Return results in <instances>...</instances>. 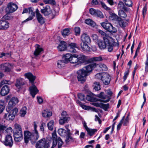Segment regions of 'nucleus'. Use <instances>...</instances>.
Masks as SVG:
<instances>
[{"label": "nucleus", "instance_id": "obj_42", "mask_svg": "<svg viewBox=\"0 0 148 148\" xmlns=\"http://www.w3.org/2000/svg\"><path fill=\"white\" fill-rule=\"evenodd\" d=\"M66 137L65 139V141L66 143L70 142L71 141L73 140V138L71 136V133H70L69 134L67 133V134L66 135Z\"/></svg>", "mask_w": 148, "mask_h": 148}, {"label": "nucleus", "instance_id": "obj_52", "mask_svg": "<svg viewBox=\"0 0 148 148\" xmlns=\"http://www.w3.org/2000/svg\"><path fill=\"white\" fill-rule=\"evenodd\" d=\"M95 16L100 18H103V15L102 12L98 10H97Z\"/></svg>", "mask_w": 148, "mask_h": 148}, {"label": "nucleus", "instance_id": "obj_39", "mask_svg": "<svg viewBox=\"0 0 148 148\" xmlns=\"http://www.w3.org/2000/svg\"><path fill=\"white\" fill-rule=\"evenodd\" d=\"M88 134L90 136H92L95 132H97V130L95 129H91L88 128L86 130Z\"/></svg>", "mask_w": 148, "mask_h": 148}, {"label": "nucleus", "instance_id": "obj_3", "mask_svg": "<svg viewBox=\"0 0 148 148\" xmlns=\"http://www.w3.org/2000/svg\"><path fill=\"white\" fill-rule=\"evenodd\" d=\"M15 132L14 133V139L15 141L18 142L23 138V134L21 126L18 124H14Z\"/></svg>", "mask_w": 148, "mask_h": 148}, {"label": "nucleus", "instance_id": "obj_46", "mask_svg": "<svg viewBox=\"0 0 148 148\" xmlns=\"http://www.w3.org/2000/svg\"><path fill=\"white\" fill-rule=\"evenodd\" d=\"M15 115L14 114H13L12 113H10L7 118V120H13L15 118Z\"/></svg>", "mask_w": 148, "mask_h": 148}, {"label": "nucleus", "instance_id": "obj_28", "mask_svg": "<svg viewBox=\"0 0 148 148\" xmlns=\"http://www.w3.org/2000/svg\"><path fill=\"white\" fill-rule=\"evenodd\" d=\"M24 80L23 79H19L17 80L15 84V86L18 89H20L21 86L24 84Z\"/></svg>", "mask_w": 148, "mask_h": 148}, {"label": "nucleus", "instance_id": "obj_62", "mask_svg": "<svg viewBox=\"0 0 148 148\" xmlns=\"http://www.w3.org/2000/svg\"><path fill=\"white\" fill-rule=\"evenodd\" d=\"M42 140H40L38 142L39 143H37L36 144V148H41L42 145Z\"/></svg>", "mask_w": 148, "mask_h": 148}, {"label": "nucleus", "instance_id": "obj_27", "mask_svg": "<svg viewBox=\"0 0 148 148\" xmlns=\"http://www.w3.org/2000/svg\"><path fill=\"white\" fill-rule=\"evenodd\" d=\"M24 75L25 77L27 78L32 83H34L35 79V77L33 75L32 73H27L25 74Z\"/></svg>", "mask_w": 148, "mask_h": 148}, {"label": "nucleus", "instance_id": "obj_53", "mask_svg": "<svg viewBox=\"0 0 148 148\" xmlns=\"http://www.w3.org/2000/svg\"><path fill=\"white\" fill-rule=\"evenodd\" d=\"M124 116L122 119L121 120L119 124L117 125V131H118L120 130L121 128V126L123 122L124 119Z\"/></svg>", "mask_w": 148, "mask_h": 148}, {"label": "nucleus", "instance_id": "obj_33", "mask_svg": "<svg viewBox=\"0 0 148 148\" xmlns=\"http://www.w3.org/2000/svg\"><path fill=\"white\" fill-rule=\"evenodd\" d=\"M52 115L51 112L48 111L47 110H44L42 112V115L44 117H48Z\"/></svg>", "mask_w": 148, "mask_h": 148}, {"label": "nucleus", "instance_id": "obj_9", "mask_svg": "<svg viewBox=\"0 0 148 148\" xmlns=\"http://www.w3.org/2000/svg\"><path fill=\"white\" fill-rule=\"evenodd\" d=\"M61 116L59 120V124L61 125H63L65 123H67L70 119V118L66 111H63L61 114Z\"/></svg>", "mask_w": 148, "mask_h": 148}, {"label": "nucleus", "instance_id": "obj_6", "mask_svg": "<svg viewBox=\"0 0 148 148\" xmlns=\"http://www.w3.org/2000/svg\"><path fill=\"white\" fill-rule=\"evenodd\" d=\"M33 8L32 7H29L28 9L25 8L23 9L22 14L28 12L29 14H31V15L29 16L27 19L24 20L22 22L21 25H23L25 23L32 20L34 18V17L35 16V13L33 12Z\"/></svg>", "mask_w": 148, "mask_h": 148}, {"label": "nucleus", "instance_id": "obj_45", "mask_svg": "<svg viewBox=\"0 0 148 148\" xmlns=\"http://www.w3.org/2000/svg\"><path fill=\"white\" fill-rule=\"evenodd\" d=\"M105 73H99L95 75V78L96 79L101 80L103 77V75Z\"/></svg>", "mask_w": 148, "mask_h": 148}, {"label": "nucleus", "instance_id": "obj_40", "mask_svg": "<svg viewBox=\"0 0 148 148\" xmlns=\"http://www.w3.org/2000/svg\"><path fill=\"white\" fill-rule=\"evenodd\" d=\"M54 121L53 120L50 121L47 123V127L48 129L50 130H52L54 127Z\"/></svg>", "mask_w": 148, "mask_h": 148}, {"label": "nucleus", "instance_id": "obj_7", "mask_svg": "<svg viewBox=\"0 0 148 148\" xmlns=\"http://www.w3.org/2000/svg\"><path fill=\"white\" fill-rule=\"evenodd\" d=\"M100 24L105 29L110 33H116L117 32L116 28L113 27L110 23L102 22Z\"/></svg>", "mask_w": 148, "mask_h": 148}, {"label": "nucleus", "instance_id": "obj_48", "mask_svg": "<svg viewBox=\"0 0 148 148\" xmlns=\"http://www.w3.org/2000/svg\"><path fill=\"white\" fill-rule=\"evenodd\" d=\"M12 82L10 80H3L0 83V85H3L5 84L11 85L12 84Z\"/></svg>", "mask_w": 148, "mask_h": 148}, {"label": "nucleus", "instance_id": "obj_14", "mask_svg": "<svg viewBox=\"0 0 148 148\" xmlns=\"http://www.w3.org/2000/svg\"><path fill=\"white\" fill-rule=\"evenodd\" d=\"M103 77L101 81L104 85H108L110 84L111 81V76L109 74L107 73H105L103 74Z\"/></svg>", "mask_w": 148, "mask_h": 148}, {"label": "nucleus", "instance_id": "obj_63", "mask_svg": "<svg viewBox=\"0 0 148 148\" xmlns=\"http://www.w3.org/2000/svg\"><path fill=\"white\" fill-rule=\"evenodd\" d=\"M129 71H125L124 73V76L123 77V81L125 82L129 74Z\"/></svg>", "mask_w": 148, "mask_h": 148}, {"label": "nucleus", "instance_id": "obj_26", "mask_svg": "<svg viewBox=\"0 0 148 148\" xmlns=\"http://www.w3.org/2000/svg\"><path fill=\"white\" fill-rule=\"evenodd\" d=\"M67 63L66 61V57H64V60H60L57 61V67L59 68H61L64 67L66 64Z\"/></svg>", "mask_w": 148, "mask_h": 148}, {"label": "nucleus", "instance_id": "obj_25", "mask_svg": "<svg viewBox=\"0 0 148 148\" xmlns=\"http://www.w3.org/2000/svg\"><path fill=\"white\" fill-rule=\"evenodd\" d=\"M36 49L34 51V54L35 56H37L40 55L41 52L43 51V49L40 47V46L38 44L35 45Z\"/></svg>", "mask_w": 148, "mask_h": 148}, {"label": "nucleus", "instance_id": "obj_54", "mask_svg": "<svg viewBox=\"0 0 148 148\" xmlns=\"http://www.w3.org/2000/svg\"><path fill=\"white\" fill-rule=\"evenodd\" d=\"M125 3L127 6L131 7L132 6V3L130 0H125Z\"/></svg>", "mask_w": 148, "mask_h": 148}, {"label": "nucleus", "instance_id": "obj_15", "mask_svg": "<svg viewBox=\"0 0 148 148\" xmlns=\"http://www.w3.org/2000/svg\"><path fill=\"white\" fill-rule=\"evenodd\" d=\"M58 144V148H61L63 144V142L60 137H58L57 139H54L53 141V145L51 148H54Z\"/></svg>", "mask_w": 148, "mask_h": 148}, {"label": "nucleus", "instance_id": "obj_18", "mask_svg": "<svg viewBox=\"0 0 148 148\" xmlns=\"http://www.w3.org/2000/svg\"><path fill=\"white\" fill-rule=\"evenodd\" d=\"M36 18L38 22L41 24H44L45 22V19L39 13L38 9H36Z\"/></svg>", "mask_w": 148, "mask_h": 148}, {"label": "nucleus", "instance_id": "obj_55", "mask_svg": "<svg viewBox=\"0 0 148 148\" xmlns=\"http://www.w3.org/2000/svg\"><path fill=\"white\" fill-rule=\"evenodd\" d=\"M145 72L147 73L148 72V57L147 56L146 60L145 62Z\"/></svg>", "mask_w": 148, "mask_h": 148}, {"label": "nucleus", "instance_id": "obj_11", "mask_svg": "<svg viewBox=\"0 0 148 148\" xmlns=\"http://www.w3.org/2000/svg\"><path fill=\"white\" fill-rule=\"evenodd\" d=\"M97 96L101 99H99L98 101L101 102L107 103L109 102L111 99L110 97L105 95L104 92H101L99 94L97 95Z\"/></svg>", "mask_w": 148, "mask_h": 148}, {"label": "nucleus", "instance_id": "obj_32", "mask_svg": "<svg viewBox=\"0 0 148 148\" xmlns=\"http://www.w3.org/2000/svg\"><path fill=\"white\" fill-rule=\"evenodd\" d=\"M78 60V62L80 63H83L84 62L86 61V57L83 55H80L79 56L78 55V57L77 58Z\"/></svg>", "mask_w": 148, "mask_h": 148}, {"label": "nucleus", "instance_id": "obj_21", "mask_svg": "<svg viewBox=\"0 0 148 148\" xmlns=\"http://www.w3.org/2000/svg\"><path fill=\"white\" fill-rule=\"evenodd\" d=\"M43 8V9L41 10V12L45 16H47L51 14V11L49 5H47L45 7Z\"/></svg>", "mask_w": 148, "mask_h": 148}, {"label": "nucleus", "instance_id": "obj_36", "mask_svg": "<svg viewBox=\"0 0 148 148\" xmlns=\"http://www.w3.org/2000/svg\"><path fill=\"white\" fill-rule=\"evenodd\" d=\"M85 23L86 24L92 27H94L95 25V23L92 20L89 18L85 20Z\"/></svg>", "mask_w": 148, "mask_h": 148}, {"label": "nucleus", "instance_id": "obj_4", "mask_svg": "<svg viewBox=\"0 0 148 148\" xmlns=\"http://www.w3.org/2000/svg\"><path fill=\"white\" fill-rule=\"evenodd\" d=\"M113 20L115 21L117 24L121 27L125 28L128 25L129 21L128 19H121L120 17H118L117 15L113 14H112Z\"/></svg>", "mask_w": 148, "mask_h": 148}, {"label": "nucleus", "instance_id": "obj_38", "mask_svg": "<svg viewBox=\"0 0 148 148\" xmlns=\"http://www.w3.org/2000/svg\"><path fill=\"white\" fill-rule=\"evenodd\" d=\"M94 89L96 91L99 90L100 89V85L99 82H94L93 85Z\"/></svg>", "mask_w": 148, "mask_h": 148}, {"label": "nucleus", "instance_id": "obj_60", "mask_svg": "<svg viewBox=\"0 0 148 148\" xmlns=\"http://www.w3.org/2000/svg\"><path fill=\"white\" fill-rule=\"evenodd\" d=\"M97 11V10L92 8H90L89 10L90 14L91 15H94L95 16L96 14Z\"/></svg>", "mask_w": 148, "mask_h": 148}, {"label": "nucleus", "instance_id": "obj_64", "mask_svg": "<svg viewBox=\"0 0 148 148\" xmlns=\"http://www.w3.org/2000/svg\"><path fill=\"white\" fill-rule=\"evenodd\" d=\"M34 130L33 131L36 134H38V132L37 130V125L36 124V122L34 121Z\"/></svg>", "mask_w": 148, "mask_h": 148}, {"label": "nucleus", "instance_id": "obj_35", "mask_svg": "<svg viewBox=\"0 0 148 148\" xmlns=\"http://www.w3.org/2000/svg\"><path fill=\"white\" fill-rule=\"evenodd\" d=\"M62 35L64 37L68 36L70 34V29L69 28H65L61 31Z\"/></svg>", "mask_w": 148, "mask_h": 148}, {"label": "nucleus", "instance_id": "obj_47", "mask_svg": "<svg viewBox=\"0 0 148 148\" xmlns=\"http://www.w3.org/2000/svg\"><path fill=\"white\" fill-rule=\"evenodd\" d=\"M109 108V103L105 104L102 103L101 108L103 109L105 111H107Z\"/></svg>", "mask_w": 148, "mask_h": 148}, {"label": "nucleus", "instance_id": "obj_20", "mask_svg": "<svg viewBox=\"0 0 148 148\" xmlns=\"http://www.w3.org/2000/svg\"><path fill=\"white\" fill-rule=\"evenodd\" d=\"M66 42L64 41H60V42L57 48L58 50L64 51L67 49V45Z\"/></svg>", "mask_w": 148, "mask_h": 148}, {"label": "nucleus", "instance_id": "obj_29", "mask_svg": "<svg viewBox=\"0 0 148 148\" xmlns=\"http://www.w3.org/2000/svg\"><path fill=\"white\" fill-rule=\"evenodd\" d=\"M117 16L121 19H125L127 16L126 13L122 10H119Z\"/></svg>", "mask_w": 148, "mask_h": 148}, {"label": "nucleus", "instance_id": "obj_5", "mask_svg": "<svg viewBox=\"0 0 148 148\" xmlns=\"http://www.w3.org/2000/svg\"><path fill=\"white\" fill-rule=\"evenodd\" d=\"M64 57H66V61L68 63L69 62L71 63L75 64L78 62L77 54L66 53L64 55Z\"/></svg>", "mask_w": 148, "mask_h": 148}, {"label": "nucleus", "instance_id": "obj_10", "mask_svg": "<svg viewBox=\"0 0 148 148\" xmlns=\"http://www.w3.org/2000/svg\"><path fill=\"white\" fill-rule=\"evenodd\" d=\"M3 143L5 146L11 148L13 144L12 136L9 134L5 136V140L3 141Z\"/></svg>", "mask_w": 148, "mask_h": 148}, {"label": "nucleus", "instance_id": "obj_51", "mask_svg": "<svg viewBox=\"0 0 148 148\" xmlns=\"http://www.w3.org/2000/svg\"><path fill=\"white\" fill-rule=\"evenodd\" d=\"M124 4L122 1H119L117 6V9L119 10L123 9Z\"/></svg>", "mask_w": 148, "mask_h": 148}, {"label": "nucleus", "instance_id": "obj_57", "mask_svg": "<svg viewBox=\"0 0 148 148\" xmlns=\"http://www.w3.org/2000/svg\"><path fill=\"white\" fill-rule=\"evenodd\" d=\"M77 103L79 105L82 107V108H83V109H84L85 110H88V109H89L90 108V107H89V106H86L85 105H83V104H82L81 102L80 101H78Z\"/></svg>", "mask_w": 148, "mask_h": 148}, {"label": "nucleus", "instance_id": "obj_31", "mask_svg": "<svg viewBox=\"0 0 148 148\" xmlns=\"http://www.w3.org/2000/svg\"><path fill=\"white\" fill-rule=\"evenodd\" d=\"M88 43L82 42L81 43V47L84 51H89L90 47L88 45Z\"/></svg>", "mask_w": 148, "mask_h": 148}, {"label": "nucleus", "instance_id": "obj_58", "mask_svg": "<svg viewBox=\"0 0 148 148\" xmlns=\"http://www.w3.org/2000/svg\"><path fill=\"white\" fill-rule=\"evenodd\" d=\"M74 31L76 35H79L80 32V28L79 27H76L75 28Z\"/></svg>", "mask_w": 148, "mask_h": 148}, {"label": "nucleus", "instance_id": "obj_22", "mask_svg": "<svg viewBox=\"0 0 148 148\" xmlns=\"http://www.w3.org/2000/svg\"><path fill=\"white\" fill-rule=\"evenodd\" d=\"M116 44V42H114V40L112 38V39H110L109 43L106 46L107 47L108 51L111 52L113 49V47Z\"/></svg>", "mask_w": 148, "mask_h": 148}, {"label": "nucleus", "instance_id": "obj_19", "mask_svg": "<svg viewBox=\"0 0 148 148\" xmlns=\"http://www.w3.org/2000/svg\"><path fill=\"white\" fill-rule=\"evenodd\" d=\"M29 91L30 94L33 98L35 97L36 95L39 91L36 86L33 84L29 88Z\"/></svg>", "mask_w": 148, "mask_h": 148}, {"label": "nucleus", "instance_id": "obj_17", "mask_svg": "<svg viewBox=\"0 0 148 148\" xmlns=\"http://www.w3.org/2000/svg\"><path fill=\"white\" fill-rule=\"evenodd\" d=\"M18 98L16 97H13L9 101L8 106L9 109H11L18 102Z\"/></svg>", "mask_w": 148, "mask_h": 148}, {"label": "nucleus", "instance_id": "obj_37", "mask_svg": "<svg viewBox=\"0 0 148 148\" xmlns=\"http://www.w3.org/2000/svg\"><path fill=\"white\" fill-rule=\"evenodd\" d=\"M96 64V66L95 67H96L97 66H99V67L101 69L102 71H106L108 70V68L107 66L104 64L103 63H101Z\"/></svg>", "mask_w": 148, "mask_h": 148}, {"label": "nucleus", "instance_id": "obj_50", "mask_svg": "<svg viewBox=\"0 0 148 148\" xmlns=\"http://www.w3.org/2000/svg\"><path fill=\"white\" fill-rule=\"evenodd\" d=\"M5 106L4 103L0 101V114L5 109Z\"/></svg>", "mask_w": 148, "mask_h": 148}, {"label": "nucleus", "instance_id": "obj_59", "mask_svg": "<svg viewBox=\"0 0 148 148\" xmlns=\"http://www.w3.org/2000/svg\"><path fill=\"white\" fill-rule=\"evenodd\" d=\"M78 98L81 101H84L85 99V96L83 94L79 93L78 94Z\"/></svg>", "mask_w": 148, "mask_h": 148}, {"label": "nucleus", "instance_id": "obj_61", "mask_svg": "<svg viewBox=\"0 0 148 148\" xmlns=\"http://www.w3.org/2000/svg\"><path fill=\"white\" fill-rule=\"evenodd\" d=\"M101 4L102 7L103 8L107 10H111L110 8L108 7L104 3L102 2H101Z\"/></svg>", "mask_w": 148, "mask_h": 148}, {"label": "nucleus", "instance_id": "obj_56", "mask_svg": "<svg viewBox=\"0 0 148 148\" xmlns=\"http://www.w3.org/2000/svg\"><path fill=\"white\" fill-rule=\"evenodd\" d=\"M3 67V69L5 72H9L10 71V68L7 66V64H5L2 65Z\"/></svg>", "mask_w": 148, "mask_h": 148}, {"label": "nucleus", "instance_id": "obj_49", "mask_svg": "<svg viewBox=\"0 0 148 148\" xmlns=\"http://www.w3.org/2000/svg\"><path fill=\"white\" fill-rule=\"evenodd\" d=\"M86 99L90 101H93L95 100V98L91 95H87L86 97Z\"/></svg>", "mask_w": 148, "mask_h": 148}, {"label": "nucleus", "instance_id": "obj_44", "mask_svg": "<svg viewBox=\"0 0 148 148\" xmlns=\"http://www.w3.org/2000/svg\"><path fill=\"white\" fill-rule=\"evenodd\" d=\"M26 107H24L21 109L20 114L21 117H24L26 114Z\"/></svg>", "mask_w": 148, "mask_h": 148}, {"label": "nucleus", "instance_id": "obj_34", "mask_svg": "<svg viewBox=\"0 0 148 148\" xmlns=\"http://www.w3.org/2000/svg\"><path fill=\"white\" fill-rule=\"evenodd\" d=\"M58 133L61 136L63 137H65L67 134V132L66 131L63 129H59L58 130Z\"/></svg>", "mask_w": 148, "mask_h": 148}, {"label": "nucleus", "instance_id": "obj_1", "mask_svg": "<svg viewBox=\"0 0 148 148\" xmlns=\"http://www.w3.org/2000/svg\"><path fill=\"white\" fill-rule=\"evenodd\" d=\"M96 66V63L91 64L83 67L82 69L78 70L77 72L78 81L81 82V83L84 82L86 80V76L89 75V73Z\"/></svg>", "mask_w": 148, "mask_h": 148}, {"label": "nucleus", "instance_id": "obj_23", "mask_svg": "<svg viewBox=\"0 0 148 148\" xmlns=\"http://www.w3.org/2000/svg\"><path fill=\"white\" fill-rule=\"evenodd\" d=\"M81 40L82 42L90 43L91 42V40L88 35L86 34H83L81 37Z\"/></svg>", "mask_w": 148, "mask_h": 148}, {"label": "nucleus", "instance_id": "obj_24", "mask_svg": "<svg viewBox=\"0 0 148 148\" xmlns=\"http://www.w3.org/2000/svg\"><path fill=\"white\" fill-rule=\"evenodd\" d=\"M10 91L9 87L7 85L4 86L1 91V94L2 96H5L7 95Z\"/></svg>", "mask_w": 148, "mask_h": 148}, {"label": "nucleus", "instance_id": "obj_16", "mask_svg": "<svg viewBox=\"0 0 148 148\" xmlns=\"http://www.w3.org/2000/svg\"><path fill=\"white\" fill-rule=\"evenodd\" d=\"M78 47V46L77 44L74 42H71L68 45V51L71 53H76L77 51L75 49L77 48Z\"/></svg>", "mask_w": 148, "mask_h": 148}, {"label": "nucleus", "instance_id": "obj_13", "mask_svg": "<svg viewBox=\"0 0 148 148\" xmlns=\"http://www.w3.org/2000/svg\"><path fill=\"white\" fill-rule=\"evenodd\" d=\"M18 8V6L16 4L11 2L8 4L6 10H8L9 13H12L16 11Z\"/></svg>", "mask_w": 148, "mask_h": 148}, {"label": "nucleus", "instance_id": "obj_12", "mask_svg": "<svg viewBox=\"0 0 148 148\" xmlns=\"http://www.w3.org/2000/svg\"><path fill=\"white\" fill-rule=\"evenodd\" d=\"M10 23L5 20H0V30H5L8 29L10 27Z\"/></svg>", "mask_w": 148, "mask_h": 148}, {"label": "nucleus", "instance_id": "obj_43", "mask_svg": "<svg viewBox=\"0 0 148 148\" xmlns=\"http://www.w3.org/2000/svg\"><path fill=\"white\" fill-rule=\"evenodd\" d=\"M43 2L46 4H50L52 5H55L56 4L55 0H43Z\"/></svg>", "mask_w": 148, "mask_h": 148}, {"label": "nucleus", "instance_id": "obj_41", "mask_svg": "<svg viewBox=\"0 0 148 148\" xmlns=\"http://www.w3.org/2000/svg\"><path fill=\"white\" fill-rule=\"evenodd\" d=\"M13 17L12 15L8 12L3 17L2 19L9 20L12 19Z\"/></svg>", "mask_w": 148, "mask_h": 148}, {"label": "nucleus", "instance_id": "obj_8", "mask_svg": "<svg viewBox=\"0 0 148 148\" xmlns=\"http://www.w3.org/2000/svg\"><path fill=\"white\" fill-rule=\"evenodd\" d=\"M112 39V37L109 36H106V37H103L104 41H99L98 42V45L99 48L101 49H105L109 43L110 39Z\"/></svg>", "mask_w": 148, "mask_h": 148}, {"label": "nucleus", "instance_id": "obj_30", "mask_svg": "<svg viewBox=\"0 0 148 148\" xmlns=\"http://www.w3.org/2000/svg\"><path fill=\"white\" fill-rule=\"evenodd\" d=\"M103 60L101 56H99L90 58L88 60V61L90 63H91L96 62H99L102 61Z\"/></svg>", "mask_w": 148, "mask_h": 148}, {"label": "nucleus", "instance_id": "obj_2", "mask_svg": "<svg viewBox=\"0 0 148 148\" xmlns=\"http://www.w3.org/2000/svg\"><path fill=\"white\" fill-rule=\"evenodd\" d=\"M24 135V142L26 144L28 143L29 140L32 144L35 143L39 137V134H36L34 131L31 133L28 130L25 131Z\"/></svg>", "mask_w": 148, "mask_h": 148}]
</instances>
